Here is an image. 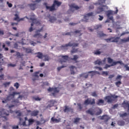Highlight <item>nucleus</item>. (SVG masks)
<instances>
[{"label":"nucleus","instance_id":"f257e3e1","mask_svg":"<svg viewBox=\"0 0 129 129\" xmlns=\"http://www.w3.org/2000/svg\"><path fill=\"white\" fill-rule=\"evenodd\" d=\"M58 61L60 62L61 64H63L60 67L57 68V70L58 72H59L62 68H66L67 67V62L69 59V55H60L59 56Z\"/></svg>","mask_w":129,"mask_h":129},{"label":"nucleus","instance_id":"f03ea898","mask_svg":"<svg viewBox=\"0 0 129 129\" xmlns=\"http://www.w3.org/2000/svg\"><path fill=\"white\" fill-rule=\"evenodd\" d=\"M62 3L57 0H54V2L51 6H48L46 3H44V5L46 7L47 10H49L50 12H53L56 11L57 9L59 7Z\"/></svg>","mask_w":129,"mask_h":129},{"label":"nucleus","instance_id":"7ed1b4c3","mask_svg":"<svg viewBox=\"0 0 129 129\" xmlns=\"http://www.w3.org/2000/svg\"><path fill=\"white\" fill-rule=\"evenodd\" d=\"M0 122L2 121H6L8 120L7 116L9 115V111H6L5 109H2L0 110Z\"/></svg>","mask_w":129,"mask_h":129},{"label":"nucleus","instance_id":"20e7f679","mask_svg":"<svg viewBox=\"0 0 129 129\" xmlns=\"http://www.w3.org/2000/svg\"><path fill=\"white\" fill-rule=\"evenodd\" d=\"M107 60H108V62L109 63H112L111 64H106L105 65V69H108V68H110L111 67H113V66H116L117 64H121L122 63V61H113V59H112L111 58L108 57L107 58Z\"/></svg>","mask_w":129,"mask_h":129},{"label":"nucleus","instance_id":"39448f33","mask_svg":"<svg viewBox=\"0 0 129 129\" xmlns=\"http://www.w3.org/2000/svg\"><path fill=\"white\" fill-rule=\"evenodd\" d=\"M17 94V92H14L12 93V94H9V95H8L6 98L2 99V102L3 103H8L9 101H11L12 99H13L15 97V95Z\"/></svg>","mask_w":129,"mask_h":129},{"label":"nucleus","instance_id":"423d86ee","mask_svg":"<svg viewBox=\"0 0 129 129\" xmlns=\"http://www.w3.org/2000/svg\"><path fill=\"white\" fill-rule=\"evenodd\" d=\"M47 91L49 92H51L53 91V92L52 93V95L54 97H56V94L59 92V89L58 87H54L52 88L49 87V88H48L47 89Z\"/></svg>","mask_w":129,"mask_h":129},{"label":"nucleus","instance_id":"0eeeda50","mask_svg":"<svg viewBox=\"0 0 129 129\" xmlns=\"http://www.w3.org/2000/svg\"><path fill=\"white\" fill-rule=\"evenodd\" d=\"M79 44L76 43H71V42H69V43L66 44L64 45H61V47L63 49H67L68 47H76L78 46Z\"/></svg>","mask_w":129,"mask_h":129},{"label":"nucleus","instance_id":"6e6552de","mask_svg":"<svg viewBox=\"0 0 129 129\" xmlns=\"http://www.w3.org/2000/svg\"><path fill=\"white\" fill-rule=\"evenodd\" d=\"M84 104L85 105H94L95 104V99L94 98L93 99L88 98L87 99L85 100Z\"/></svg>","mask_w":129,"mask_h":129},{"label":"nucleus","instance_id":"1a4fd4ad","mask_svg":"<svg viewBox=\"0 0 129 129\" xmlns=\"http://www.w3.org/2000/svg\"><path fill=\"white\" fill-rule=\"evenodd\" d=\"M43 27H41V29L37 30L36 31V34L33 35V37L37 38L38 39L41 38L42 37V34H40V32L42 31Z\"/></svg>","mask_w":129,"mask_h":129},{"label":"nucleus","instance_id":"9d476101","mask_svg":"<svg viewBox=\"0 0 129 129\" xmlns=\"http://www.w3.org/2000/svg\"><path fill=\"white\" fill-rule=\"evenodd\" d=\"M93 12L89 13L88 14H85L84 18V21L86 22H88V21L89 19V17L93 16Z\"/></svg>","mask_w":129,"mask_h":129},{"label":"nucleus","instance_id":"9b49d317","mask_svg":"<svg viewBox=\"0 0 129 129\" xmlns=\"http://www.w3.org/2000/svg\"><path fill=\"white\" fill-rule=\"evenodd\" d=\"M70 8H71V10L75 9V10L77 11V10H79L80 9H81V7H79L76 4L73 3L70 5Z\"/></svg>","mask_w":129,"mask_h":129},{"label":"nucleus","instance_id":"f8f14e48","mask_svg":"<svg viewBox=\"0 0 129 129\" xmlns=\"http://www.w3.org/2000/svg\"><path fill=\"white\" fill-rule=\"evenodd\" d=\"M113 96H106L105 97L106 100H107L108 103H111L113 101Z\"/></svg>","mask_w":129,"mask_h":129},{"label":"nucleus","instance_id":"ddd939ff","mask_svg":"<svg viewBox=\"0 0 129 129\" xmlns=\"http://www.w3.org/2000/svg\"><path fill=\"white\" fill-rule=\"evenodd\" d=\"M112 14L113 13L111 11H107V16L110 20H112L113 19V17L112 16L110 17V16L112 15Z\"/></svg>","mask_w":129,"mask_h":129},{"label":"nucleus","instance_id":"4468645a","mask_svg":"<svg viewBox=\"0 0 129 129\" xmlns=\"http://www.w3.org/2000/svg\"><path fill=\"white\" fill-rule=\"evenodd\" d=\"M124 108L126 109L127 108L128 111H129V103L128 102L124 101L122 104Z\"/></svg>","mask_w":129,"mask_h":129},{"label":"nucleus","instance_id":"2eb2a0df","mask_svg":"<svg viewBox=\"0 0 129 129\" xmlns=\"http://www.w3.org/2000/svg\"><path fill=\"white\" fill-rule=\"evenodd\" d=\"M12 103H13V104H11L9 106V108H11L15 106H17V103H18V102L17 101V100L15 99L12 101Z\"/></svg>","mask_w":129,"mask_h":129},{"label":"nucleus","instance_id":"dca6fc26","mask_svg":"<svg viewBox=\"0 0 129 129\" xmlns=\"http://www.w3.org/2000/svg\"><path fill=\"white\" fill-rule=\"evenodd\" d=\"M104 103V100L102 99H99L96 103V104L99 106L103 105Z\"/></svg>","mask_w":129,"mask_h":129},{"label":"nucleus","instance_id":"f3484780","mask_svg":"<svg viewBox=\"0 0 129 129\" xmlns=\"http://www.w3.org/2000/svg\"><path fill=\"white\" fill-rule=\"evenodd\" d=\"M51 120L53 122H55V123H58V122H60V118H59L58 119H56V118H54V117H51Z\"/></svg>","mask_w":129,"mask_h":129},{"label":"nucleus","instance_id":"a211bd4d","mask_svg":"<svg viewBox=\"0 0 129 129\" xmlns=\"http://www.w3.org/2000/svg\"><path fill=\"white\" fill-rule=\"evenodd\" d=\"M39 113V111L36 110H34V111H32L31 113V115L32 116H36L38 115Z\"/></svg>","mask_w":129,"mask_h":129},{"label":"nucleus","instance_id":"6ab92c4d","mask_svg":"<svg viewBox=\"0 0 129 129\" xmlns=\"http://www.w3.org/2000/svg\"><path fill=\"white\" fill-rule=\"evenodd\" d=\"M101 119L105 120V121H108L109 119V118L107 115H103V116H101Z\"/></svg>","mask_w":129,"mask_h":129},{"label":"nucleus","instance_id":"aec40b11","mask_svg":"<svg viewBox=\"0 0 129 129\" xmlns=\"http://www.w3.org/2000/svg\"><path fill=\"white\" fill-rule=\"evenodd\" d=\"M104 11V9L102 7H100L97 9V11L96 12V14H99L103 12Z\"/></svg>","mask_w":129,"mask_h":129},{"label":"nucleus","instance_id":"412c9836","mask_svg":"<svg viewBox=\"0 0 129 129\" xmlns=\"http://www.w3.org/2000/svg\"><path fill=\"white\" fill-rule=\"evenodd\" d=\"M129 42V37L121 39L120 44Z\"/></svg>","mask_w":129,"mask_h":129},{"label":"nucleus","instance_id":"4be33fe9","mask_svg":"<svg viewBox=\"0 0 129 129\" xmlns=\"http://www.w3.org/2000/svg\"><path fill=\"white\" fill-rule=\"evenodd\" d=\"M88 74H91V77H93L95 76L96 74H99V72L96 71H92L88 72Z\"/></svg>","mask_w":129,"mask_h":129},{"label":"nucleus","instance_id":"5701e85b","mask_svg":"<svg viewBox=\"0 0 129 129\" xmlns=\"http://www.w3.org/2000/svg\"><path fill=\"white\" fill-rule=\"evenodd\" d=\"M71 108H69L68 105H66L64 107V109L63 110V112L64 113L69 112L71 111Z\"/></svg>","mask_w":129,"mask_h":129},{"label":"nucleus","instance_id":"b1692460","mask_svg":"<svg viewBox=\"0 0 129 129\" xmlns=\"http://www.w3.org/2000/svg\"><path fill=\"white\" fill-rule=\"evenodd\" d=\"M29 6L31 10H32V11H34L36 9V4H29Z\"/></svg>","mask_w":129,"mask_h":129},{"label":"nucleus","instance_id":"393cba45","mask_svg":"<svg viewBox=\"0 0 129 129\" xmlns=\"http://www.w3.org/2000/svg\"><path fill=\"white\" fill-rule=\"evenodd\" d=\"M86 113L90 114L91 115H93L94 114V112L93 111L91 110V109H89V110H87L86 111Z\"/></svg>","mask_w":129,"mask_h":129},{"label":"nucleus","instance_id":"a878e982","mask_svg":"<svg viewBox=\"0 0 129 129\" xmlns=\"http://www.w3.org/2000/svg\"><path fill=\"white\" fill-rule=\"evenodd\" d=\"M88 76H89V75L88 74H86V73H83V74H82L80 75V77H82V78H85V79L88 78Z\"/></svg>","mask_w":129,"mask_h":129},{"label":"nucleus","instance_id":"bb28decb","mask_svg":"<svg viewBox=\"0 0 129 129\" xmlns=\"http://www.w3.org/2000/svg\"><path fill=\"white\" fill-rule=\"evenodd\" d=\"M28 121V125H30L33 124V123L35 121V120H34V119H29Z\"/></svg>","mask_w":129,"mask_h":129},{"label":"nucleus","instance_id":"cd10ccee","mask_svg":"<svg viewBox=\"0 0 129 129\" xmlns=\"http://www.w3.org/2000/svg\"><path fill=\"white\" fill-rule=\"evenodd\" d=\"M24 50H25L26 53H32V49L30 48H24Z\"/></svg>","mask_w":129,"mask_h":129},{"label":"nucleus","instance_id":"c85d7f7f","mask_svg":"<svg viewBox=\"0 0 129 129\" xmlns=\"http://www.w3.org/2000/svg\"><path fill=\"white\" fill-rule=\"evenodd\" d=\"M56 20V18L55 17H51L50 18L49 21H50V22L53 23H54V22H55Z\"/></svg>","mask_w":129,"mask_h":129},{"label":"nucleus","instance_id":"c756f323","mask_svg":"<svg viewBox=\"0 0 129 129\" xmlns=\"http://www.w3.org/2000/svg\"><path fill=\"white\" fill-rule=\"evenodd\" d=\"M77 105L78 106V109L79 111H81L83 109V105L81 103H77Z\"/></svg>","mask_w":129,"mask_h":129},{"label":"nucleus","instance_id":"7c9ffc66","mask_svg":"<svg viewBox=\"0 0 129 129\" xmlns=\"http://www.w3.org/2000/svg\"><path fill=\"white\" fill-rule=\"evenodd\" d=\"M43 57V55L42 53L38 52L37 57H38L39 59H42Z\"/></svg>","mask_w":129,"mask_h":129},{"label":"nucleus","instance_id":"2f4dec72","mask_svg":"<svg viewBox=\"0 0 129 129\" xmlns=\"http://www.w3.org/2000/svg\"><path fill=\"white\" fill-rule=\"evenodd\" d=\"M114 39V37H111L109 38H107V39H105V40L107 42V43H110L112 42V40Z\"/></svg>","mask_w":129,"mask_h":129},{"label":"nucleus","instance_id":"473e14b6","mask_svg":"<svg viewBox=\"0 0 129 129\" xmlns=\"http://www.w3.org/2000/svg\"><path fill=\"white\" fill-rule=\"evenodd\" d=\"M118 124L120 125H124L125 124V122L124 121H123V120H119Z\"/></svg>","mask_w":129,"mask_h":129},{"label":"nucleus","instance_id":"72a5a7b5","mask_svg":"<svg viewBox=\"0 0 129 129\" xmlns=\"http://www.w3.org/2000/svg\"><path fill=\"white\" fill-rule=\"evenodd\" d=\"M119 39V37H117L116 38L114 37V38L112 40V42L117 43L118 42Z\"/></svg>","mask_w":129,"mask_h":129},{"label":"nucleus","instance_id":"f704fd0d","mask_svg":"<svg viewBox=\"0 0 129 129\" xmlns=\"http://www.w3.org/2000/svg\"><path fill=\"white\" fill-rule=\"evenodd\" d=\"M73 33V32H67V33H63L62 35L63 36H71V34Z\"/></svg>","mask_w":129,"mask_h":129},{"label":"nucleus","instance_id":"c9c22d12","mask_svg":"<svg viewBox=\"0 0 129 129\" xmlns=\"http://www.w3.org/2000/svg\"><path fill=\"white\" fill-rule=\"evenodd\" d=\"M78 58H79V57H78V55H74V57H73V58H71V60H74V61H76V62H77V59H78Z\"/></svg>","mask_w":129,"mask_h":129},{"label":"nucleus","instance_id":"e433bc0d","mask_svg":"<svg viewBox=\"0 0 129 129\" xmlns=\"http://www.w3.org/2000/svg\"><path fill=\"white\" fill-rule=\"evenodd\" d=\"M15 18H14V20L19 22L20 18L18 14H15Z\"/></svg>","mask_w":129,"mask_h":129},{"label":"nucleus","instance_id":"4c0bfd02","mask_svg":"<svg viewBox=\"0 0 129 129\" xmlns=\"http://www.w3.org/2000/svg\"><path fill=\"white\" fill-rule=\"evenodd\" d=\"M70 68H71V74H74L75 72L73 70L74 68H75V66H71Z\"/></svg>","mask_w":129,"mask_h":129},{"label":"nucleus","instance_id":"58836bf2","mask_svg":"<svg viewBox=\"0 0 129 129\" xmlns=\"http://www.w3.org/2000/svg\"><path fill=\"white\" fill-rule=\"evenodd\" d=\"M95 64L100 65L102 63V61L99 60H97L94 62Z\"/></svg>","mask_w":129,"mask_h":129},{"label":"nucleus","instance_id":"ea45409f","mask_svg":"<svg viewBox=\"0 0 129 129\" xmlns=\"http://www.w3.org/2000/svg\"><path fill=\"white\" fill-rule=\"evenodd\" d=\"M30 20L33 21V23H31V27H32L33 26L34 24H35V23H34V21L36 22V20H35L34 19L32 18H30Z\"/></svg>","mask_w":129,"mask_h":129},{"label":"nucleus","instance_id":"a19ab883","mask_svg":"<svg viewBox=\"0 0 129 129\" xmlns=\"http://www.w3.org/2000/svg\"><path fill=\"white\" fill-rule=\"evenodd\" d=\"M43 57H44L45 61H48L49 60V56L47 55H43Z\"/></svg>","mask_w":129,"mask_h":129},{"label":"nucleus","instance_id":"79ce46f5","mask_svg":"<svg viewBox=\"0 0 129 129\" xmlns=\"http://www.w3.org/2000/svg\"><path fill=\"white\" fill-rule=\"evenodd\" d=\"M94 53L95 55H100L101 53V52L99 50H97L96 51L94 52Z\"/></svg>","mask_w":129,"mask_h":129},{"label":"nucleus","instance_id":"37998d69","mask_svg":"<svg viewBox=\"0 0 129 129\" xmlns=\"http://www.w3.org/2000/svg\"><path fill=\"white\" fill-rule=\"evenodd\" d=\"M80 120V118H75L74 120V123H78Z\"/></svg>","mask_w":129,"mask_h":129},{"label":"nucleus","instance_id":"c03bdc74","mask_svg":"<svg viewBox=\"0 0 129 129\" xmlns=\"http://www.w3.org/2000/svg\"><path fill=\"white\" fill-rule=\"evenodd\" d=\"M122 84L121 81H118L115 83V85L117 87H119V86Z\"/></svg>","mask_w":129,"mask_h":129},{"label":"nucleus","instance_id":"a18cd8bd","mask_svg":"<svg viewBox=\"0 0 129 129\" xmlns=\"http://www.w3.org/2000/svg\"><path fill=\"white\" fill-rule=\"evenodd\" d=\"M127 113H123V114H120V117L123 118L124 117L127 116Z\"/></svg>","mask_w":129,"mask_h":129},{"label":"nucleus","instance_id":"49530a36","mask_svg":"<svg viewBox=\"0 0 129 129\" xmlns=\"http://www.w3.org/2000/svg\"><path fill=\"white\" fill-rule=\"evenodd\" d=\"M102 111L101 109H99V111H98V112H97V113H96V115H99L102 113Z\"/></svg>","mask_w":129,"mask_h":129},{"label":"nucleus","instance_id":"de8ad7c7","mask_svg":"<svg viewBox=\"0 0 129 129\" xmlns=\"http://www.w3.org/2000/svg\"><path fill=\"white\" fill-rule=\"evenodd\" d=\"M122 78V76L118 75L116 78V80H119L121 81V78Z\"/></svg>","mask_w":129,"mask_h":129},{"label":"nucleus","instance_id":"09e8293b","mask_svg":"<svg viewBox=\"0 0 129 129\" xmlns=\"http://www.w3.org/2000/svg\"><path fill=\"white\" fill-rule=\"evenodd\" d=\"M8 67H15L16 66V64H13L12 63L8 64Z\"/></svg>","mask_w":129,"mask_h":129},{"label":"nucleus","instance_id":"8fccbe9b","mask_svg":"<svg viewBox=\"0 0 129 129\" xmlns=\"http://www.w3.org/2000/svg\"><path fill=\"white\" fill-rule=\"evenodd\" d=\"M16 55L18 56V57H22L24 55L23 54H20V53L18 51L16 52Z\"/></svg>","mask_w":129,"mask_h":129},{"label":"nucleus","instance_id":"3c124183","mask_svg":"<svg viewBox=\"0 0 129 129\" xmlns=\"http://www.w3.org/2000/svg\"><path fill=\"white\" fill-rule=\"evenodd\" d=\"M102 27V25L100 24V25H97L95 27V29H98L99 28H101Z\"/></svg>","mask_w":129,"mask_h":129},{"label":"nucleus","instance_id":"603ef678","mask_svg":"<svg viewBox=\"0 0 129 129\" xmlns=\"http://www.w3.org/2000/svg\"><path fill=\"white\" fill-rule=\"evenodd\" d=\"M39 72H36L34 73L33 76L36 78L38 77Z\"/></svg>","mask_w":129,"mask_h":129},{"label":"nucleus","instance_id":"864d4df0","mask_svg":"<svg viewBox=\"0 0 129 129\" xmlns=\"http://www.w3.org/2000/svg\"><path fill=\"white\" fill-rule=\"evenodd\" d=\"M19 86H20V84L17 82L15 83V84H14V87H16L17 89L19 88Z\"/></svg>","mask_w":129,"mask_h":129},{"label":"nucleus","instance_id":"5fc2aeb1","mask_svg":"<svg viewBox=\"0 0 129 129\" xmlns=\"http://www.w3.org/2000/svg\"><path fill=\"white\" fill-rule=\"evenodd\" d=\"M102 75H105L106 76H107L108 75V73L107 71H103L102 73Z\"/></svg>","mask_w":129,"mask_h":129},{"label":"nucleus","instance_id":"6e6d98bb","mask_svg":"<svg viewBox=\"0 0 129 129\" xmlns=\"http://www.w3.org/2000/svg\"><path fill=\"white\" fill-rule=\"evenodd\" d=\"M99 21H102L103 20V19H104V17L103 16H101V15H99Z\"/></svg>","mask_w":129,"mask_h":129},{"label":"nucleus","instance_id":"4d7b16f0","mask_svg":"<svg viewBox=\"0 0 129 129\" xmlns=\"http://www.w3.org/2000/svg\"><path fill=\"white\" fill-rule=\"evenodd\" d=\"M73 33L75 34H80V36L82 35V34H81V31L80 30H76L75 32H73Z\"/></svg>","mask_w":129,"mask_h":129},{"label":"nucleus","instance_id":"13d9d810","mask_svg":"<svg viewBox=\"0 0 129 129\" xmlns=\"http://www.w3.org/2000/svg\"><path fill=\"white\" fill-rule=\"evenodd\" d=\"M47 121V120H44V119H43V118H41L40 121L41 122H42V123H45Z\"/></svg>","mask_w":129,"mask_h":129},{"label":"nucleus","instance_id":"bf43d9fd","mask_svg":"<svg viewBox=\"0 0 129 129\" xmlns=\"http://www.w3.org/2000/svg\"><path fill=\"white\" fill-rule=\"evenodd\" d=\"M21 116V113H18V114H17V116L18 117L20 121L22 120V118H21V117H20Z\"/></svg>","mask_w":129,"mask_h":129},{"label":"nucleus","instance_id":"052dcab7","mask_svg":"<svg viewBox=\"0 0 129 129\" xmlns=\"http://www.w3.org/2000/svg\"><path fill=\"white\" fill-rule=\"evenodd\" d=\"M10 84V82H7L5 83H4V85H5V86L6 87L8 86H9V85Z\"/></svg>","mask_w":129,"mask_h":129},{"label":"nucleus","instance_id":"680f3d73","mask_svg":"<svg viewBox=\"0 0 129 129\" xmlns=\"http://www.w3.org/2000/svg\"><path fill=\"white\" fill-rule=\"evenodd\" d=\"M7 4L8 5L9 8H11L12 7L13 5L11 3H9V2H7Z\"/></svg>","mask_w":129,"mask_h":129},{"label":"nucleus","instance_id":"e2e57ef3","mask_svg":"<svg viewBox=\"0 0 129 129\" xmlns=\"http://www.w3.org/2000/svg\"><path fill=\"white\" fill-rule=\"evenodd\" d=\"M92 96L93 97H97V94H96V92H92Z\"/></svg>","mask_w":129,"mask_h":129},{"label":"nucleus","instance_id":"0e129e2a","mask_svg":"<svg viewBox=\"0 0 129 129\" xmlns=\"http://www.w3.org/2000/svg\"><path fill=\"white\" fill-rule=\"evenodd\" d=\"M30 44H31V45H33V46H35V44H36V42H34L33 41H30Z\"/></svg>","mask_w":129,"mask_h":129},{"label":"nucleus","instance_id":"69168bd1","mask_svg":"<svg viewBox=\"0 0 129 129\" xmlns=\"http://www.w3.org/2000/svg\"><path fill=\"white\" fill-rule=\"evenodd\" d=\"M6 45L5 44H3V48H5V51H8L9 50V48L8 47H5Z\"/></svg>","mask_w":129,"mask_h":129},{"label":"nucleus","instance_id":"338daca9","mask_svg":"<svg viewBox=\"0 0 129 129\" xmlns=\"http://www.w3.org/2000/svg\"><path fill=\"white\" fill-rule=\"evenodd\" d=\"M100 37H104L106 36V34H104L103 33H100L99 34Z\"/></svg>","mask_w":129,"mask_h":129},{"label":"nucleus","instance_id":"774afa93","mask_svg":"<svg viewBox=\"0 0 129 129\" xmlns=\"http://www.w3.org/2000/svg\"><path fill=\"white\" fill-rule=\"evenodd\" d=\"M4 74H2V75H0V80H4Z\"/></svg>","mask_w":129,"mask_h":129}]
</instances>
